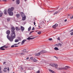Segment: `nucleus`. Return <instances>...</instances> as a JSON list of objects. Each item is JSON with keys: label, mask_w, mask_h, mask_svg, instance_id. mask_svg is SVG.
<instances>
[{"label": "nucleus", "mask_w": 73, "mask_h": 73, "mask_svg": "<svg viewBox=\"0 0 73 73\" xmlns=\"http://www.w3.org/2000/svg\"><path fill=\"white\" fill-rule=\"evenodd\" d=\"M20 14L21 15V17H23L25 16V14H24V13L23 12H20Z\"/></svg>", "instance_id": "nucleus-7"}, {"label": "nucleus", "mask_w": 73, "mask_h": 73, "mask_svg": "<svg viewBox=\"0 0 73 73\" xmlns=\"http://www.w3.org/2000/svg\"><path fill=\"white\" fill-rule=\"evenodd\" d=\"M41 54H43V53H46V51L42 50L40 52Z\"/></svg>", "instance_id": "nucleus-11"}, {"label": "nucleus", "mask_w": 73, "mask_h": 73, "mask_svg": "<svg viewBox=\"0 0 73 73\" xmlns=\"http://www.w3.org/2000/svg\"><path fill=\"white\" fill-rule=\"evenodd\" d=\"M34 25H36V23H35V20H34Z\"/></svg>", "instance_id": "nucleus-45"}, {"label": "nucleus", "mask_w": 73, "mask_h": 73, "mask_svg": "<svg viewBox=\"0 0 73 73\" xmlns=\"http://www.w3.org/2000/svg\"><path fill=\"white\" fill-rule=\"evenodd\" d=\"M48 70H49V71H50L52 73H54V71H53L51 70H50L49 69Z\"/></svg>", "instance_id": "nucleus-28"}, {"label": "nucleus", "mask_w": 73, "mask_h": 73, "mask_svg": "<svg viewBox=\"0 0 73 73\" xmlns=\"http://www.w3.org/2000/svg\"><path fill=\"white\" fill-rule=\"evenodd\" d=\"M48 40H49V41H52V38H49L48 39Z\"/></svg>", "instance_id": "nucleus-40"}, {"label": "nucleus", "mask_w": 73, "mask_h": 73, "mask_svg": "<svg viewBox=\"0 0 73 73\" xmlns=\"http://www.w3.org/2000/svg\"><path fill=\"white\" fill-rule=\"evenodd\" d=\"M33 30H35V28L33 27L32 29V31H33Z\"/></svg>", "instance_id": "nucleus-49"}, {"label": "nucleus", "mask_w": 73, "mask_h": 73, "mask_svg": "<svg viewBox=\"0 0 73 73\" xmlns=\"http://www.w3.org/2000/svg\"><path fill=\"white\" fill-rule=\"evenodd\" d=\"M73 8V6L71 7L70 8V9H72Z\"/></svg>", "instance_id": "nucleus-51"}, {"label": "nucleus", "mask_w": 73, "mask_h": 73, "mask_svg": "<svg viewBox=\"0 0 73 73\" xmlns=\"http://www.w3.org/2000/svg\"><path fill=\"white\" fill-rule=\"evenodd\" d=\"M54 57H55V58H56V56H54Z\"/></svg>", "instance_id": "nucleus-62"}, {"label": "nucleus", "mask_w": 73, "mask_h": 73, "mask_svg": "<svg viewBox=\"0 0 73 73\" xmlns=\"http://www.w3.org/2000/svg\"><path fill=\"white\" fill-rule=\"evenodd\" d=\"M8 46H5L4 47V48H8Z\"/></svg>", "instance_id": "nucleus-50"}, {"label": "nucleus", "mask_w": 73, "mask_h": 73, "mask_svg": "<svg viewBox=\"0 0 73 73\" xmlns=\"http://www.w3.org/2000/svg\"><path fill=\"white\" fill-rule=\"evenodd\" d=\"M11 10L12 11H13L14 10V9H15V8L13 7H12L11 8Z\"/></svg>", "instance_id": "nucleus-24"}, {"label": "nucleus", "mask_w": 73, "mask_h": 73, "mask_svg": "<svg viewBox=\"0 0 73 73\" xmlns=\"http://www.w3.org/2000/svg\"><path fill=\"white\" fill-rule=\"evenodd\" d=\"M37 33H38V35H40V34H41V32H38Z\"/></svg>", "instance_id": "nucleus-38"}, {"label": "nucleus", "mask_w": 73, "mask_h": 73, "mask_svg": "<svg viewBox=\"0 0 73 73\" xmlns=\"http://www.w3.org/2000/svg\"><path fill=\"white\" fill-rule=\"evenodd\" d=\"M11 20V19H10V18H8L7 19V21L9 22V21H10Z\"/></svg>", "instance_id": "nucleus-37"}, {"label": "nucleus", "mask_w": 73, "mask_h": 73, "mask_svg": "<svg viewBox=\"0 0 73 73\" xmlns=\"http://www.w3.org/2000/svg\"><path fill=\"white\" fill-rule=\"evenodd\" d=\"M13 47H15L14 45H13L11 46V48H13Z\"/></svg>", "instance_id": "nucleus-48"}, {"label": "nucleus", "mask_w": 73, "mask_h": 73, "mask_svg": "<svg viewBox=\"0 0 73 73\" xmlns=\"http://www.w3.org/2000/svg\"><path fill=\"white\" fill-rule=\"evenodd\" d=\"M8 14H9V16H13V12L9 13H8Z\"/></svg>", "instance_id": "nucleus-17"}, {"label": "nucleus", "mask_w": 73, "mask_h": 73, "mask_svg": "<svg viewBox=\"0 0 73 73\" xmlns=\"http://www.w3.org/2000/svg\"><path fill=\"white\" fill-rule=\"evenodd\" d=\"M57 40H59V41H60V37H58V38H57Z\"/></svg>", "instance_id": "nucleus-43"}, {"label": "nucleus", "mask_w": 73, "mask_h": 73, "mask_svg": "<svg viewBox=\"0 0 73 73\" xmlns=\"http://www.w3.org/2000/svg\"><path fill=\"white\" fill-rule=\"evenodd\" d=\"M18 45V44H17H17H14V45Z\"/></svg>", "instance_id": "nucleus-56"}, {"label": "nucleus", "mask_w": 73, "mask_h": 73, "mask_svg": "<svg viewBox=\"0 0 73 73\" xmlns=\"http://www.w3.org/2000/svg\"><path fill=\"white\" fill-rule=\"evenodd\" d=\"M15 0H13V1H14Z\"/></svg>", "instance_id": "nucleus-63"}, {"label": "nucleus", "mask_w": 73, "mask_h": 73, "mask_svg": "<svg viewBox=\"0 0 73 73\" xmlns=\"http://www.w3.org/2000/svg\"><path fill=\"white\" fill-rule=\"evenodd\" d=\"M40 70H38V71L36 73H40Z\"/></svg>", "instance_id": "nucleus-41"}, {"label": "nucleus", "mask_w": 73, "mask_h": 73, "mask_svg": "<svg viewBox=\"0 0 73 73\" xmlns=\"http://www.w3.org/2000/svg\"><path fill=\"white\" fill-rule=\"evenodd\" d=\"M20 42H19L18 43H17V44H18V45H19V44H20Z\"/></svg>", "instance_id": "nucleus-61"}, {"label": "nucleus", "mask_w": 73, "mask_h": 73, "mask_svg": "<svg viewBox=\"0 0 73 73\" xmlns=\"http://www.w3.org/2000/svg\"><path fill=\"white\" fill-rule=\"evenodd\" d=\"M33 32H34V31H32L29 34V35H31V33H33Z\"/></svg>", "instance_id": "nucleus-39"}, {"label": "nucleus", "mask_w": 73, "mask_h": 73, "mask_svg": "<svg viewBox=\"0 0 73 73\" xmlns=\"http://www.w3.org/2000/svg\"><path fill=\"white\" fill-rule=\"evenodd\" d=\"M54 49L55 50H58L59 49L57 47H55L54 48Z\"/></svg>", "instance_id": "nucleus-23"}, {"label": "nucleus", "mask_w": 73, "mask_h": 73, "mask_svg": "<svg viewBox=\"0 0 73 73\" xmlns=\"http://www.w3.org/2000/svg\"><path fill=\"white\" fill-rule=\"evenodd\" d=\"M26 39L23 40L22 42V43H21V45H23V44L24 43L25 41H26Z\"/></svg>", "instance_id": "nucleus-19"}, {"label": "nucleus", "mask_w": 73, "mask_h": 73, "mask_svg": "<svg viewBox=\"0 0 73 73\" xmlns=\"http://www.w3.org/2000/svg\"><path fill=\"white\" fill-rule=\"evenodd\" d=\"M13 73H15V72H13Z\"/></svg>", "instance_id": "nucleus-64"}, {"label": "nucleus", "mask_w": 73, "mask_h": 73, "mask_svg": "<svg viewBox=\"0 0 73 73\" xmlns=\"http://www.w3.org/2000/svg\"><path fill=\"white\" fill-rule=\"evenodd\" d=\"M50 65L53 67H55V68H57V67H58L57 64H54L51 65Z\"/></svg>", "instance_id": "nucleus-4"}, {"label": "nucleus", "mask_w": 73, "mask_h": 73, "mask_svg": "<svg viewBox=\"0 0 73 73\" xmlns=\"http://www.w3.org/2000/svg\"><path fill=\"white\" fill-rule=\"evenodd\" d=\"M28 59H29V57H27L26 58V60H28Z\"/></svg>", "instance_id": "nucleus-55"}, {"label": "nucleus", "mask_w": 73, "mask_h": 73, "mask_svg": "<svg viewBox=\"0 0 73 73\" xmlns=\"http://www.w3.org/2000/svg\"><path fill=\"white\" fill-rule=\"evenodd\" d=\"M72 31H73V29L71 30H70V32H72Z\"/></svg>", "instance_id": "nucleus-54"}, {"label": "nucleus", "mask_w": 73, "mask_h": 73, "mask_svg": "<svg viewBox=\"0 0 73 73\" xmlns=\"http://www.w3.org/2000/svg\"><path fill=\"white\" fill-rule=\"evenodd\" d=\"M5 46V45L4 46H2L1 47V48H4V47Z\"/></svg>", "instance_id": "nucleus-47"}, {"label": "nucleus", "mask_w": 73, "mask_h": 73, "mask_svg": "<svg viewBox=\"0 0 73 73\" xmlns=\"http://www.w3.org/2000/svg\"><path fill=\"white\" fill-rule=\"evenodd\" d=\"M6 64V62H3V64L4 65V64Z\"/></svg>", "instance_id": "nucleus-52"}, {"label": "nucleus", "mask_w": 73, "mask_h": 73, "mask_svg": "<svg viewBox=\"0 0 73 73\" xmlns=\"http://www.w3.org/2000/svg\"><path fill=\"white\" fill-rule=\"evenodd\" d=\"M16 2L17 4H20V0H17Z\"/></svg>", "instance_id": "nucleus-18"}, {"label": "nucleus", "mask_w": 73, "mask_h": 73, "mask_svg": "<svg viewBox=\"0 0 73 73\" xmlns=\"http://www.w3.org/2000/svg\"><path fill=\"white\" fill-rule=\"evenodd\" d=\"M18 46H15V47H17Z\"/></svg>", "instance_id": "nucleus-59"}, {"label": "nucleus", "mask_w": 73, "mask_h": 73, "mask_svg": "<svg viewBox=\"0 0 73 73\" xmlns=\"http://www.w3.org/2000/svg\"><path fill=\"white\" fill-rule=\"evenodd\" d=\"M1 67L0 66V70H1Z\"/></svg>", "instance_id": "nucleus-58"}, {"label": "nucleus", "mask_w": 73, "mask_h": 73, "mask_svg": "<svg viewBox=\"0 0 73 73\" xmlns=\"http://www.w3.org/2000/svg\"><path fill=\"white\" fill-rule=\"evenodd\" d=\"M4 14L5 15H7V10L5 9L4 11Z\"/></svg>", "instance_id": "nucleus-21"}, {"label": "nucleus", "mask_w": 73, "mask_h": 73, "mask_svg": "<svg viewBox=\"0 0 73 73\" xmlns=\"http://www.w3.org/2000/svg\"><path fill=\"white\" fill-rule=\"evenodd\" d=\"M15 28L14 27H11V32H15Z\"/></svg>", "instance_id": "nucleus-5"}, {"label": "nucleus", "mask_w": 73, "mask_h": 73, "mask_svg": "<svg viewBox=\"0 0 73 73\" xmlns=\"http://www.w3.org/2000/svg\"><path fill=\"white\" fill-rule=\"evenodd\" d=\"M48 12H50V13H51V12H52V11H47Z\"/></svg>", "instance_id": "nucleus-46"}, {"label": "nucleus", "mask_w": 73, "mask_h": 73, "mask_svg": "<svg viewBox=\"0 0 73 73\" xmlns=\"http://www.w3.org/2000/svg\"><path fill=\"white\" fill-rule=\"evenodd\" d=\"M57 26H58V24H55L52 27L54 29H56V27H57Z\"/></svg>", "instance_id": "nucleus-10"}, {"label": "nucleus", "mask_w": 73, "mask_h": 73, "mask_svg": "<svg viewBox=\"0 0 73 73\" xmlns=\"http://www.w3.org/2000/svg\"><path fill=\"white\" fill-rule=\"evenodd\" d=\"M38 27H39L37 28L38 29H41V28H42V27H40V25H38Z\"/></svg>", "instance_id": "nucleus-30"}, {"label": "nucleus", "mask_w": 73, "mask_h": 73, "mask_svg": "<svg viewBox=\"0 0 73 73\" xmlns=\"http://www.w3.org/2000/svg\"><path fill=\"white\" fill-rule=\"evenodd\" d=\"M65 68H57L58 70H63L64 69V70H68V68H70V67L68 66H65Z\"/></svg>", "instance_id": "nucleus-1"}, {"label": "nucleus", "mask_w": 73, "mask_h": 73, "mask_svg": "<svg viewBox=\"0 0 73 73\" xmlns=\"http://www.w3.org/2000/svg\"><path fill=\"white\" fill-rule=\"evenodd\" d=\"M0 49L1 50H5V49L4 48H2V47H0Z\"/></svg>", "instance_id": "nucleus-27"}, {"label": "nucleus", "mask_w": 73, "mask_h": 73, "mask_svg": "<svg viewBox=\"0 0 73 73\" xmlns=\"http://www.w3.org/2000/svg\"><path fill=\"white\" fill-rule=\"evenodd\" d=\"M16 16L17 18H19L20 17V14L18 13L16 15Z\"/></svg>", "instance_id": "nucleus-12"}, {"label": "nucleus", "mask_w": 73, "mask_h": 73, "mask_svg": "<svg viewBox=\"0 0 73 73\" xmlns=\"http://www.w3.org/2000/svg\"><path fill=\"white\" fill-rule=\"evenodd\" d=\"M33 57H31L30 58L31 60H33Z\"/></svg>", "instance_id": "nucleus-44"}, {"label": "nucleus", "mask_w": 73, "mask_h": 73, "mask_svg": "<svg viewBox=\"0 0 73 73\" xmlns=\"http://www.w3.org/2000/svg\"><path fill=\"white\" fill-rule=\"evenodd\" d=\"M20 68H21V69L22 70H23V69H24V68H23V67H21V66Z\"/></svg>", "instance_id": "nucleus-42"}, {"label": "nucleus", "mask_w": 73, "mask_h": 73, "mask_svg": "<svg viewBox=\"0 0 73 73\" xmlns=\"http://www.w3.org/2000/svg\"><path fill=\"white\" fill-rule=\"evenodd\" d=\"M19 41V40L18 39H15V42H18Z\"/></svg>", "instance_id": "nucleus-34"}, {"label": "nucleus", "mask_w": 73, "mask_h": 73, "mask_svg": "<svg viewBox=\"0 0 73 73\" xmlns=\"http://www.w3.org/2000/svg\"><path fill=\"white\" fill-rule=\"evenodd\" d=\"M7 38L11 42H12L13 41V39L15 38H14L11 36H9V35H7Z\"/></svg>", "instance_id": "nucleus-2"}, {"label": "nucleus", "mask_w": 73, "mask_h": 73, "mask_svg": "<svg viewBox=\"0 0 73 73\" xmlns=\"http://www.w3.org/2000/svg\"><path fill=\"white\" fill-rule=\"evenodd\" d=\"M67 21V19H66L64 20L65 22H66Z\"/></svg>", "instance_id": "nucleus-53"}, {"label": "nucleus", "mask_w": 73, "mask_h": 73, "mask_svg": "<svg viewBox=\"0 0 73 73\" xmlns=\"http://www.w3.org/2000/svg\"><path fill=\"white\" fill-rule=\"evenodd\" d=\"M12 12V11L11 10V9L10 8H9L8 9V13H10V12Z\"/></svg>", "instance_id": "nucleus-13"}, {"label": "nucleus", "mask_w": 73, "mask_h": 73, "mask_svg": "<svg viewBox=\"0 0 73 73\" xmlns=\"http://www.w3.org/2000/svg\"><path fill=\"white\" fill-rule=\"evenodd\" d=\"M3 70L5 72H7L8 71H9V68H5L4 70Z\"/></svg>", "instance_id": "nucleus-6"}, {"label": "nucleus", "mask_w": 73, "mask_h": 73, "mask_svg": "<svg viewBox=\"0 0 73 73\" xmlns=\"http://www.w3.org/2000/svg\"><path fill=\"white\" fill-rule=\"evenodd\" d=\"M22 17V20H25L26 19V16H24L23 17Z\"/></svg>", "instance_id": "nucleus-16"}, {"label": "nucleus", "mask_w": 73, "mask_h": 73, "mask_svg": "<svg viewBox=\"0 0 73 73\" xmlns=\"http://www.w3.org/2000/svg\"><path fill=\"white\" fill-rule=\"evenodd\" d=\"M37 37V36H36L35 37H34L33 38H31L30 37V40H33V39H35Z\"/></svg>", "instance_id": "nucleus-25"}, {"label": "nucleus", "mask_w": 73, "mask_h": 73, "mask_svg": "<svg viewBox=\"0 0 73 73\" xmlns=\"http://www.w3.org/2000/svg\"><path fill=\"white\" fill-rule=\"evenodd\" d=\"M0 73H2V72L1 71H0Z\"/></svg>", "instance_id": "nucleus-60"}, {"label": "nucleus", "mask_w": 73, "mask_h": 73, "mask_svg": "<svg viewBox=\"0 0 73 73\" xmlns=\"http://www.w3.org/2000/svg\"><path fill=\"white\" fill-rule=\"evenodd\" d=\"M56 45H57V46H58H58H62V44H61L60 43H58V44H56Z\"/></svg>", "instance_id": "nucleus-22"}, {"label": "nucleus", "mask_w": 73, "mask_h": 73, "mask_svg": "<svg viewBox=\"0 0 73 73\" xmlns=\"http://www.w3.org/2000/svg\"><path fill=\"white\" fill-rule=\"evenodd\" d=\"M23 52L25 53L26 52H27V50H26L25 49H24L23 50Z\"/></svg>", "instance_id": "nucleus-31"}, {"label": "nucleus", "mask_w": 73, "mask_h": 73, "mask_svg": "<svg viewBox=\"0 0 73 73\" xmlns=\"http://www.w3.org/2000/svg\"><path fill=\"white\" fill-rule=\"evenodd\" d=\"M20 54L21 55H25V53H24V52H22Z\"/></svg>", "instance_id": "nucleus-32"}, {"label": "nucleus", "mask_w": 73, "mask_h": 73, "mask_svg": "<svg viewBox=\"0 0 73 73\" xmlns=\"http://www.w3.org/2000/svg\"><path fill=\"white\" fill-rule=\"evenodd\" d=\"M33 61L34 62H36V61H37L38 60L37 59L35 58L33 59Z\"/></svg>", "instance_id": "nucleus-29"}, {"label": "nucleus", "mask_w": 73, "mask_h": 73, "mask_svg": "<svg viewBox=\"0 0 73 73\" xmlns=\"http://www.w3.org/2000/svg\"><path fill=\"white\" fill-rule=\"evenodd\" d=\"M29 37H33V36L31 35V36H30Z\"/></svg>", "instance_id": "nucleus-57"}, {"label": "nucleus", "mask_w": 73, "mask_h": 73, "mask_svg": "<svg viewBox=\"0 0 73 73\" xmlns=\"http://www.w3.org/2000/svg\"><path fill=\"white\" fill-rule=\"evenodd\" d=\"M62 8L58 10V11H56L54 13V15H55L56 14H57V13H58L60 11V10H62Z\"/></svg>", "instance_id": "nucleus-8"}, {"label": "nucleus", "mask_w": 73, "mask_h": 73, "mask_svg": "<svg viewBox=\"0 0 73 73\" xmlns=\"http://www.w3.org/2000/svg\"><path fill=\"white\" fill-rule=\"evenodd\" d=\"M17 38L18 39H19V40L20 41H21V38H20V37H18Z\"/></svg>", "instance_id": "nucleus-33"}, {"label": "nucleus", "mask_w": 73, "mask_h": 73, "mask_svg": "<svg viewBox=\"0 0 73 73\" xmlns=\"http://www.w3.org/2000/svg\"><path fill=\"white\" fill-rule=\"evenodd\" d=\"M11 36L15 38L16 37L15 32H11Z\"/></svg>", "instance_id": "nucleus-3"}, {"label": "nucleus", "mask_w": 73, "mask_h": 73, "mask_svg": "<svg viewBox=\"0 0 73 73\" xmlns=\"http://www.w3.org/2000/svg\"><path fill=\"white\" fill-rule=\"evenodd\" d=\"M15 29L17 31H20V28H19L18 27H16Z\"/></svg>", "instance_id": "nucleus-15"}, {"label": "nucleus", "mask_w": 73, "mask_h": 73, "mask_svg": "<svg viewBox=\"0 0 73 73\" xmlns=\"http://www.w3.org/2000/svg\"><path fill=\"white\" fill-rule=\"evenodd\" d=\"M3 15V13H0V17H1Z\"/></svg>", "instance_id": "nucleus-35"}, {"label": "nucleus", "mask_w": 73, "mask_h": 73, "mask_svg": "<svg viewBox=\"0 0 73 73\" xmlns=\"http://www.w3.org/2000/svg\"><path fill=\"white\" fill-rule=\"evenodd\" d=\"M31 27H29L28 29V31L29 32L31 30Z\"/></svg>", "instance_id": "nucleus-26"}, {"label": "nucleus", "mask_w": 73, "mask_h": 73, "mask_svg": "<svg viewBox=\"0 0 73 73\" xmlns=\"http://www.w3.org/2000/svg\"><path fill=\"white\" fill-rule=\"evenodd\" d=\"M40 54H41V53H40V52H38V53H37L35 54V56H38L40 55Z\"/></svg>", "instance_id": "nucleus-20"}, {"label": "nucleus", "mask_w": 73, "mask_h": 73, "mask_svg": "<svg viewBox=\"0 0 73 73\" xmlns=\"http://www.w3.org/2000/svg\"><path fill=\"white\" fill-rule=\"evenodd\" d=\"M10 33H11V31L9 30H7L6 32V33L7 35H10Z\"/></svg>", "instance_id": "nucleus-9"}, {"label": "nucleus", "mask_w": 73, "mask_h": 73, "mask_svg": "<svg viewBox=\"0 0 73 73\" xmlns=\"http://www.w3.org/2000/svg\"><path fill=\"white\" fill-rule=\"evenodd\" d=\"M27 39L28 40H31V37H29Z\"/></svg>", "instance_id": "nucleus-36"}, {"label": "nucleus", "mask_w": 73, "mask_h": 73, "mask_svg": "<svg viewBox=\"0 0 73 73\" xmlns=\"http://www.w3.org/2000/svg\"><path fill=\"white\" fill-rule=\"evenodd\" d=\"M21 29L22 32H23L24 30V28L23 26L21 27Z\"/></svg>", "instance_id": "nucleus-14"}]
</instances>
